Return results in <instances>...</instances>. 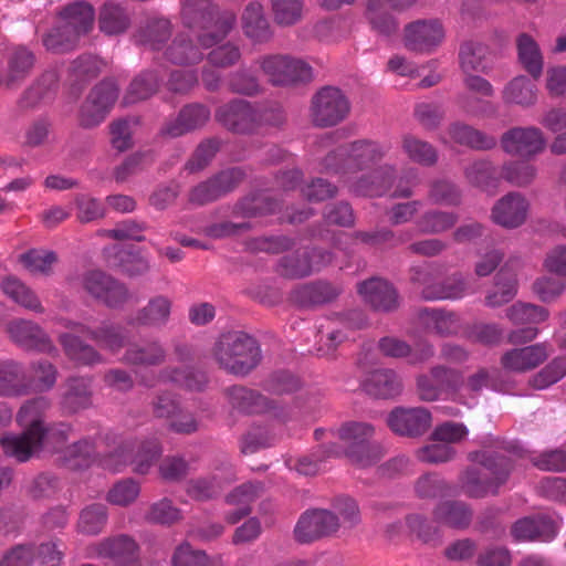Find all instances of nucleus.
Returning <instances> with one entry per match:
<instances>
[{"label": "nucleus", "mask_w": 566, "mask_h": 566, "mask_svg": "<svg viewBox=\"0 0 566 566\" xmlns=\"http://www.w3.org/2000/svg\"><path fill=\"white\" fill-rule=\"evenodd\" d=\"M387 149L375 142L357 140L338 148L325 159L327 170H335L349 185L350 189L361 196H381L394 184V169L382 167L373 170L385 156Z\"/></svg>", "instance_id": "nucleus-1"}, {"label": "nucleus", "mask_w": 566, "mask_h": 566, "mask_svg": "<svg viewBox=\"0 0 566 566\" xmlns=\"http://www.w3.org/2000/svg\"><path fill=\"white\" fill-rule=\"evenodd\" d=\"M468 459L476 465L468 469L461 478L462 489L470 497L479 499L495 494L507 480L511 462L504 455L491 450H481L470 452Z\"/></svg>", "instance_id": "nucleus-2"}, {"label": "nucleus", "mask_w": 566, "mask_h": 566, "mask_svg": "<svg viewBox=\"0 0 566 566\" xmlns=\"http://www.w3.org/2000/svg\"><path fill=\"white\" fill-rule=\"evenodd\" d=\"M49 407L50 402L45 397L24 403L18 413V421L25 430L20 436L2 437V451L20 462L38 452L46 431L42 417Z\"/></svg>", "instance_id": "nucleus-3"}, {"label": "nucleus", "mask_w": 566, "mask_h": 566, "mask_svg": "<svg viewBox=\"0 0 566 566\" xmlns=\"http://www.w3.org/2000/svg\"><path fill=\"white\" fill-rule=\"evenodd\" d=\"M374 427L365 422H348L338 430V439L343 447L329 442L331 448H338L348 461L360 469L376 464L384 457V450L373 442Z\"/></svg>", "instance_id": "nucleus-4"}, {"label": "nucleus", "mask_w": 566, "mask_h": 566, "mask_svg": "<svg viewBox=\"0 0 566 566\" xmlns=\"http://www.w3.org/2000/svg\"><path fill=\"white\" fill-rule=\"evenodd\" d=\"M94 22V10L85 2L67 6L60 13L57 27L50 31L43 42L48 50L66 52L72 50L81 34L87 33Z\"/></svg>", "instance_id": "nucleus-5"}, {"label": "nucleus", "mask_w": 566, "mask_h": 566, "mask_svg": "<svg viewBox=\"0 0 566 566\" xmlns=\"http://www.w3.org/2000/svg\"><path fill=\"white\" fill-rule=\"evenodd\" d=\"M213 356L220 367L241 375L253 369L261 358L256 342L241 332L222 335L214 345Z\"/></svg>", "instance_id": "nucleus-6"}, {"label": "nucleus", "mask_w": 566, "mask_h": 566, "mask_svg": "<svg viewBox=\"0 0 566 566\" xmlns=\"http://www.w3.org/2000/svg\"><path fill=\"white\" fill-rule=\"evenodd\" d=\"M182 19L188 28H216V33L199 35L202 48H209L221 41L235 23V15L226 12L216 19V12L209 0H184Z\"/></svg>", "instance_id": "nucleus-7"}, {"label": "nucleus", "mask_w": 566, "mask_h": 566, "mask_svg": "<svg viewBox=\"0 0 566 566\" xmlns=\"http://www.w3.org/2000/svg\"><path fill=\"white\" fill-rule=\"evenodd\" d=\"M349 109V102L343 92L336 87L326 86L312 98V122L319 127L334 126L347 117Z\"/></svg>", "instance_id": "nucleus-8"}, {"label": "nucleus", "mask_w": 566, "mask_h": 566, "mask_svg": "<svg viewBox=\"0 0 566 566\" xmlns=\"http://www.w3.org/2000/svg\"><path fill=\"white\" fill-rule=\"evenodd\" d=\"M431 264L412 266L410 270L411 281L422 285V297L429 301L458 300L465 295L467 283L461 274H453L441 283L430 284Z\"/></svg>", "instance_id": "nucleus-9"}, {"label": "nucleus", "mask_w": 566, "mask_h": 566, "mask_svg": "<svg viewBox=\"0 0 566 566\" xmlns=\"http://www.w3.org/2000/svg\"><path fill=\"white\" fill-rule=\"evenodd\" d=\"M161 449L156 442L139 446L137 450L133 446H124L115 453L104 457L102 465L111 471H120L126 464H133L138 474H146L158 459Z\"/></svg>", "instance_id": "nucleus-10"}, {"label": "nucleus", "mask_w": 566, "mask_h": 566, "mask_svg": "<svg viewBox=\"0 0 566 566\" xmlns=\"http://www.w3.org/2000/svg\"><path fill=\"white\" fill-rule=\"evenodd\" d=\"M446 30L437 19L417 20L405 27L403 44L412 52L432 53L444 41Z\"/></svg>", "instance_id": "nucleus-11"}, {"label": "nucleus", "mask_w": 566, "mask_h": 566, "mask_svg": "<svg viewBox=\"0 0 566 566\" xmlns=\"http://www.w3.org/2000/svg\"><path fill=\"white\" fill-rule=\"evenodd\" d=\"M81 285L91 296L108 307H118L129 298L127 289L99 271H91L81 277Z\"/></svg>", "instance_id": "nucleus-12"}, {"label": "nucleus", "mask_w": 566, "mask_h": 566, "mask_svg": "<svg viewBox=\"0 0 566 566\" xmlns=\"http://www.w3.org/2000/svg\"><path fill=\"white\" fill-rule=\"evenodd\" d=\"M340 528L338 517L328 510L306 511L300 517L294 534L300 543H311L331 536Z\"/></svg>", "instance_id": "nucleus-13"}, {"label": "nucleus", "mask_w": 566, "mask_h": 566, "mask_svg": "<svg viewBox=\"0 0 566 566\" xmlns=\"http://www.w3.org/2000/svg\"><path fill=\"white\" fill-rule=\"evenodd\" d=\"M117 96L118 90L114 82L105 81L96 85L81 108V125L84 127L98 125L115 104Z\"/></svg>", "instance_id": "nucleus-14"}, {"label": "nucleus", "mask_w": 566, "mask_h": 566, "mask_svg": "<svg viewBox=\"0 0 566 566\" xmlns=\"http://www.w3.org/2000/svg\"><path fill=\"white\" fill-rule=\"evenodd\" d=\"M501 146L510 155L531 157L545 149L546 139L537 127H514L502 135Z\"/></svg>", "instance_id": "nucleus-15"}, {"label": "nucleus", "mask_w": 566, "mask_h": 566, "mask_svg": "<svg viewBox=\"0 0 566 566\" xmlns=\"http://www.w3.org/2000/svg\"><path fill=\"white\" fill-rule=\"evenodd\" d=\"M417 0H368L366 18L371 28L381 35H391L398 30V22L390 11H402Z\"/></svg>", "instance_id": "nucleus-16"}, {"label": "nucleus", "mask_w": 566, "mask_h": 566, "mask_svg": "<svg viewBox=\"0 0 566 566\" xmlns=\"http://www.w3.org/2000/svg\"><path fill=\"white\" fill-rule=\"evenodd\" d=\"M430 412L422 408H396L388 418V427L397 434L406 437L422 436L431 426Z\"/></svg>", "instance_id": "nucleus-17"}, {"label": "nucleus", "mask_w": 566, "mask_h": 566, "mask_svg": "<svg viewBox=\"0 0 566 566\" xmlns=\"http://www.w3.org/2000/svg\"><path fill=\"white\" fill-rule=\"evenodd\" d=\"M332 261L329 252L313 249L285 255L280 263L281 274L286 277H303Z\"/></svg>", "instance_id": "nucleus-18"}, {"label": "nucleus", "mask_w": 566, "mask_h": 566, "mask_svg": "<svg viewBox=\"0 0 566 566\" xmlns=\"http://www.w3.org/2000/svg\"><path fill=\"white\" fill-rule=\"evenodd\" d=\"M92 549L95 556L109 558L117 566H135L138 562V545L127 535L107 537Z\"/></svg>", "instance_id": "nucleus-19"}, {"label": "nucleus", "mask_w": 566, "mask_h": 566, "mask_svg": "<svg viewBox=\"0 0 566 566\" xmlns=\"http://www.w3.org/2000/svg\"><path fill=\"white\" fill-rule=\"evenodd\" d=\"M548 358V347L537 343L506 350L500 359L503 369L513 373H525L535 369Z\"/></svg>", "instance_id": "nucleus-20"}, {"label": "nucleus", "mask_w": 566, "mask_h": 566, "mask_svg": "<svg viewBox=\"0 0 566 566\" xmlns=\"http://www.w3.org/2000/svg\"><path fill=\"white\" fill-rule=\"evenodd\" d=\"M230 406L243 413H270L280 417L281 412L275 401L259 392L241 386H233L226 391Z\"/></svg>", "instance_id": "nucleus-21"}, {"label": "nucleus", "mask_w": 566, "mask_h": 566, "mask_svg": "<svg viewBox=\"0 0 566 566\" xmlns=\"http://www.w3.org/2000/svg\"><path fill=\"white\" fill-rule=\"evenodd\" d=\"M216 118L224 127L237 133H250L259 125V115L245 101H234L221 106Z\"/></svg>", "instance_id": "nucleus-22"}, {"label": "nucleus", "mask_w": 566, "mask_h": 566, "mask_svg": "<svg viewBox=\"0 0 566 566\" xmlns=\"http://www.w3.org/2000/svg\"><path fill=\"white\" fill-rule=\"evenodd\" d=\"M10 337L27 349L50 353L54 346L41 327L30 321H14L8 325Z\"/></svg>", "instance_id": "nucleus-23"}, {"label": "nucleus", "mask_w": 566, "mask_h": 566, "mask_svg": "<svg viewBox=\"0 0 566 566\" xmlns=\"http://www.w3.org/2000/svg\"><path fill=\"white\" fill-rule=\"evenodd\" d=\"M527 210L528 203L525 198L512 192L496 202L492 210V219L503 227L516 228L526 220Z\"/></svg>", "instance_id": "nucleus-24"}, {"label": "nucleus", "mask_w": 566, "mask_h": 566, "mask_svg": "<svg viewBox=\"0 0 566 566\" xmlns=\"http://www.w3.org/2000/svg\"><path fill=\"white\" fill-rule=\"evenodd\" d=\"M457 380L458 375L454 370L442 366L433 367L429 374L418 377V396L423 401H434L439 399L443 389L453 386Z\"/></svg>", "instance_id": "nucleus-25"}, {"label": "nucleus", "mask_w": 566, "mask_h": 566, "mask_svg": "<svg viewBox=\"0 0 566 566\" xmlns=\"http://www.w3.org/2000/svg\"><path fill=\"white\" fill-rule=\"evenodd\" d=\"M210 118V111L200 104L185 106L178 117L168 123L161 133L169 137H179L202 127Z\"/></svg>", "instance_id": "nucleus-26"}, {"label": "nucleus", "mask_w": 566, "mask_h": 566, "mask_svg": "<svg viewBox=\"0 0 566 566\" xmlns=\"http://www.w3.org/2000/svg\"><path fill=\"white\" fill-rule=\"evenodd\" d=\"M511 533L515 541H548L556 534V523L544 515L525 517L514 523Z\"/></svg>", "instance_id": "nucleus-27"}, {"label": "nucleus", "mask_w": 566, "mask_h": 566, "mask_svg": "<svg viewBox=\"0 0 566 566\" xmlns=\"http://www.w3.org/2000/svg\"><path fill=\"white\" fill-rule=\"evenodd\" d=\"M358 292L376 310L390 311L397 306V293L384 280L371 279L363 282L359 284Z\"/></svg>", "instance_id": "nucleus-28"}, {"label": "nucleus", "mask_w": 566, "mask_h": 566, "mask_svg": "<svg viewBox=\"0 0 566 566\" xmlns=\"http://www.w3.org/2000/svg\"><path fill=\"white\" fill-rule=\"evenodd\" d=\"M171 308V298L165 295H156L151 297L148 303L136 313L135 317L133 318V324L140 326L161 327L168 323Z\"/></svg>", "instance_id": "nucleus-29"}, {"label": "nucleus", "mask_w": 566, "mask_h": 566, "mask_svg": "<svg viewBox=\"0 0 566 566\" xmlns=\"http://www.w3.org/2000/svg\"><path fill=\"white\" fill-rule=\"evenodd\" d=\"M514 264L506 263L495 276V290L488 294L485 303L488 306L497 307L509 303L516 294L517 279L516 268Z\"/></svg>", "instance_id": "nucleus-30"}, {"label": "nucleus", "mask_w": 566, "mask_h": 566, "mask_svg": "<svg viewBox=\"0 0 566 566\" xmlns=\"http://www.w3.org/2000/svg\"><path fill=\"white\" fill-rule=\"evenodd\" d=\"M537 92V86L532 80L525 75H518L503 87L502 99L505 104L527 108L536 104Z\"/></svg>", "instance_id": "nucleus-31"}, {"label": "nucleus", "mask_w": 566, "mask_h": 566, "mask_svg": "<svg viewBox=\"0 0 566 566\" xmlns=\"http://www.w3.org/2000/svg\"><path fill=\"white\" fill-rule=\"evenodd\" d=\"M244 34L254 42H265L271 39L272 31L261 3L250 2L242 14Z\"/></svg>", "instance_id": "nucleus-32"}, {"label": "nucleus", "mask_w": 566, "mask_h": 566, "mask_svg": "<svg viewBox=\"0 0 566 566\" xmlns=\"http://www.w3.org/2000/svg\"><path fill=\"white\" fill-rule=\"evenodd\" d=\"M517 57L523 69L538 80L544 67V57L537 42L528 34L522 33L516 39Z\"/></svg>", "instance_id": "nucleus-33"}, {"label": "nucleus", "mask_w": 566, "mask_h": 566, "mask_svg": "<svg viewBox=\"0 0 566 566\" xmlns=\"http://www.w3.org/2000/svg\"><path fill=\"white\" fill-rule=\"evenodd\" d=\"M91 379L85 377H71L66 382V391L62 399V408L74 413L92 405Z\"/></svg>", "instance_id": "nucleus-34"}, {"label": "nucleus", "mask_w": 566, "mask_h": 566, "mask_svg": "<svg viewBox=\"0 0 566 566\" xmlns=\"http://www.w3.org/2000/svg\"><path fill=\"white\" fill-rule=\"evenodd\" d=\"M448 135L453 143L473 149L488 150L496 145V139L493 136L485 135L463 123L451 124L448 127Z\"/></svg>", "instance_id": "nucleus-35"}, {"label": "nucleus", "mask_w": 566, "mask_h": 566, "mask_svg": "<svg viewBox=\"0 0 566 566\" xmlns=\"http://www.w3.org/2000/svg\"><path fill=\"white\" fill-rule=\"evenodd\" d=\"M378 346L385 356L394 358L409 357V361L412 364L423 363L433 355L430 345H422L412 350L406 342L395 337L381 338Z\"/></svg>", "instance_id": "nucleus-36"}, {"label": "nucleus", "mask_w": 566, "mask_h": 566, "mask_svg": "<svg viewBox=\"0 0 566 566\" xmlns=\"http://www.w3.org/2000/svg\"><path fill=\"white\" fill-rule=\"evenodd\" d=\"M367 394L378 398H391L401 390V384L392 370L380 369L371 371L364 382Z\"/></svg>", "instance_id": "nucleus-37"}, {"label": "nucleus", "mask_w": 566, "mask_h": 566, "mask_svg": "<svg viewBox=\"0 0 566 566\" xmlns=\"http://www.w3.org/2000/svg\"><path fill=\"white\" fill-rule=\"evenodd\" d=\"M488 56L489 49L480 42L467 41L460 46V66L467 74L472 72L488 73L491 70Z\"/></svg>", "instance_id": "nucleus-38"}, {"label": "nucleus", "mask_w": 566, "mask_h": 566, "mask_svg": "<svg viewBox=\"0 0 566 566\" xmlns=\"http://www.w3.org/2000/svg\"><path fill=\"white\" fill-rule=\"evenodd\" d=\"M166 352L158 342L130 345L124 355V361L130 365L154 366L165 360Z\"/></svg>", "instance_id": "nucleus-39"}, {"label": "nucleus", "mask_w": 566, "mask_h": 566, "mask_svg": "<svg viewBox=\"0 0 566 566\" xmlns=\"http://www.w3.org/2000/svg\"><path fill=\"white\" fill-rule=\"evenodd\" d=\"M401 148L405 155L413 163L431 167L438 161L437 149L426 140H422L411 134H406L401 139Z\"/></svg>", "instance_id": "nucleus-40"}, {"label": "nucleus", "mask_w": 566, "mask_h": 566, "mask_svg": "<svg viewBox=\"0 0 566 566\" xmlns=\"http://www.w3.org/2000/svg\"><path fill=\"white\" fill-rule=\"evenodd\" d=\"M19 262L32 275L49 276L57 262V255L53 251L32 249L19 255Z\"/></svg>", "instance_id": "nucleus-41"}, {"label": "nucleus", "mask_w": 566, "mask_h": 566, "mask_svg": "<svg viewBox=\"0 0 566 566\" xmlns=\"http://www.w3.org/2000/svg\"><path fill=\"white\" fill-rule=\"evenodd\" d=\"M2 292L7 294L17 304L27 310L43 313L44 308L36 294L23 282L15 277H7L2 282Z\"/></svg>", "instance_id": "nucleus-42"}, {"label": "nucleus", "mask_w": 566, "mask_h": 566, "mask_svg": "<svg viewBox=\"0 0 566 566\" xmlns=\"http://www.w3.org/2000/svg\"><path fill=\"white\" fill-rule=\"evenodd\" d=\"M433 515L437 522L454 528L468 526L472 516L465 504L453 501L440 503Z\"/></svg>", "instance_id": "nucleus-43"}, {"label": "nucleus", "mask_w": 566, "mask_h": 566, "mask_svg": "<svg viewBox=\"0 0 566 566\" xmlns=\"http://www.w3.org/2000/svg\"><path fill=\"white\" fill-rule=\"evenodd\" d=\"M169 61L176 64H192L201 61L202 51L187 34H179L166 51Z\"/></svg>", "instance_id": "nucleus-44"}, {"label": "nucleus", "mask_w": 566, "mask_h": 566, "mask_svg": "<svg viewBox=\"0 0 566 566\" xmlns=\"http://www.w3.org/2000/svg\"><path fill=\"white\" fill-rule=\"evenodd\" d=\"M99 29L109 35L119 34L127 30L130 19L126 11L118 4L107 2L99 13Z\"/></svg>", "instance_id": "nucleus-45"}, {"label": "nucleus", "mask_w": 566, "mask_h": 566, "mask_svg": "<svg viewBox=\"0 0 566 566\" xmlns=\"http://www.w3.org/2000/svg\"><path fill=\"white\" fill-rule=\"evenodd\" d=\"M458 216L452 212L430 210L423 213L416 222L417 229L423 234H436L453 228Z\"/></svg>", "instance_id": "nucleus-46"}, {"label": "nucleus", "mask_w": 566, "mask_h": 566, "mask_svg": "<svg viewBox=\"0 0 566 566\" xmlns=\"http://www.w3.org/2000/svg\"><path fill=\"white\" fill-rule=\"evenodd\" d=\"M420 315L429 331L442 336L457 333L460 326L459 318L452 313L426 308Z\"/></svg>", "instance_id": "nucleus-47"}, {"label": "nucleus", "mask_w": 566, "mask_h": 566, "mask_svg": "<svg viewBox=\"0 0 566 566\" xmlns=\"http://www.w3.org/2000/svg\"><path fill=\"white\" fill-rule=\"evenodd\" d=\"M170 35V23L166 19H156L147 23L135 34V41L148 46L151 50H158L160 44Z\"/></svg>", "instance_id": "nucleus-48"}, {"label": "nucleus", "mask_w": 566, "mask_h": 566, "mask_svg": "<svg viewBox=\"0 0 566 566\" xmlns=\"http://www.w3.org/2000/svg\"><path fill=\"white\" fill-rule=\"evenodd\" d=\"M60 342L66 355L78 364L93 365L102 360L99 354L92 346L83 344L72 334H62Z\"/></svg>", "instance_id": "nucleus-49"}, {"label": "nucleus", "mask_w": 566, "mask_h": 566, "mask_svg": "<svg viewBox=\"0 0 566 566\" xmlns=\"http://www.w3.org/2000/svg\"><path fill=\"white\" fill-rule=\"evenodd\" d=\"M35 57L25 48L15 49L8 60L7 84L12 85L24 78L33 69Z\"/></svg>", "instance_id": "nucleus-50"}, {"label": "nucleus", "mask_w": 566, "mask_h": 566, "mask_svg": "<svg viewBox=\"0 0 566 566\" xmlns=\"http://www.w3.org/2000/svg\"><path fill=\"white\" fill-rule=\"evenodd\" d=\"M271 10L276 24L290 27L302 19L304 0H271Z\"/></svg>", "instance_id": "nucleus-51"}, {"label": "nucleus", "mask_w": 566, "mask_h": 566, "mask_svg": "<svg viewBox=\"0 0 566 566\" xmlns=\"http://www.w3.org/2000/svg\"><path fill=\"white\" fill-rule=\"evenodd\" d=\"M338 448L329 444L318 447L312 454L301 457L294 464V469L303 475H314L321 470L322 463L329 458L339 457Z\"/></svg>", "instance_id": "nucleus-52"}, {"label": "nucleus", "mask_w": 566, "mask_h": 566, "mask_svg": "<svg viewBox=\"0 0 566 566\" xmlns=\"http://www.w3.org/2000/svg\"><path fill=\"white\" fill-rule=\"evenodd\" d=\"M507 318L515 325L538 324L548 317V311L528 303H515L506 312Z\"/></svg>", "instance_id": "nucleus-53"}, {"label": "nucleus", "mask_w": 566, "mask_h": 566, "mask_svg": "<svg viewBox=\"0 0 566 566\" xmlns=\"http://www.w3.org/2000/svg\"><path fill=\"white\" fill-rule=\"evenodd\" d=\"M65 464L73 469H84L95 461V448L88 440L69 446L63 455Z\"/></svg>", "instance_id": "nucleus-54"}, {"label": "nucleus", "mask_w": 566, "mask_h": 566, "mask_svg": "<svg viewBox=\"0 0 566 566\" xmlns=\"http://www.w3.org/2000/svg\"><path fill=\"white\" fill-rule=\"evenodd\" d=\"M163 378L165 381L175 382L188 390H201L207 384V377L201 371H195L189 368H168Z\"/></svg>", "instance_id": "nucleus-55"}, {"label": "nucleus", "mask_w": 566, "mask_h": 566, "mask_svg": "<svg viewBox=\"0 0 566 566\" xmlns=\"http://www.w3.org/2000/svg\"><path fill=\"white\" fill-rule=\"evenodd\" d=\"M106 507L101 504H94L84 509L80 515L78 531L88 535L98 534L106 524Z\"/></svg>", "instance_id": "nucleus-56"}, {"label": "nucleus", "mask_w": 566, "mask_h": 566, "mask_svg": "<svg viewBox=\"0 0 566 566\" xmlns=\"http://www.w3.org/2000/svg\"><path fill=\"white\" fill-rule=\"evenodd\" d=\"M147 520L163 525H171L182 518L181 511L169 499H161L150 505Z\"/></svg>", "instance_id": "nucleus-57"}, {"label": "nucleus", "mask_w": 566, "mask_h": 566, "mask_svg": "<svg viewBox=\"0 0 566 566\" xmlns=\"http://www.w3.org/2000/svg\"><path fill=\"white\" fill-rule=\"evenodd\" d=\"M157 77L153 73H146L136 77L129 85L125 95L127 104L136 103L150 97L157 90Z\"/></svg>", "instance_id": "nucleus-58"}, {"label": "nucleus", "mask_w": 566, "mask_h": 566, "mask_svg": "<svg viewBox=\"0 0 566 566\" xmlns=\"http://www.w3.org/2000/svg\"><path fill=\"white\" fill-rule=\"evenodd\" d=\"M56 81L55 73L49 72L43 74L42 77L24 93L21 99L22 106L33 107L48 97L54 88Z\"/></svg>", "instance_id": "nucleus-59"}, {"label": "nucleus", "mask_w": 566, "mask_h": 566, "mask_svg": "<svg viewBox=\"0 0 566 566\" xmlns=\"http://www.w3.org/2000/svg\"><path fill=\"white\" fill-rule=\"evenodd\" d=\"M222 488L220 478H199L187 483L186 492L195 500H208L217 495Z\"/></svg>", "instance_id": "nucleus-60"}, {"label": "nucleus", "mask_w": 566, "mask_h": 566, "mask_svg": "<svg viewBox=\"0 0 566 566\" xmlns=\"http://www.w3.org/2000/svg\"><path fill=\"white\" fill-rule=\"evenodd\" d=\"M566 375V358H556L549 363L544 369L535 375L531 384L536 389H544Z\"/></svg>", "instance_id": "nucleus-61"}, {"label": "nucleus", "mask_w": 566, "mask_h": 566, "mask_svg": "<svg viewBox=\"0 0 566 566\" xmlns=\"http://www.w3.org/2000/svg\"><path fill=\"white\" fill-rule=\"evenodd\" d=\"M455 455V450L440 441H432L430 444L422 447L417 451V458L424 463H443L452 460Z\"/></svg>", "instance_id": "nucleus-62"}, {"label": "nucleus", "mask_w": 566, "mask_h": 566, "mask_svg": "<svg viewBox=\"0 0 566 566\" xmlns=\"http://www.w3.org/2000/svg\"><path fill=\"white\" fill-rule=\"evenodd\" d=\"M91 337L102 347L117 353L125 344V335L123 331L113 325H103L97 331L91 332Z\"/></svg>", "instance_id": "nucleus-63"}, {"label": "nucleus", "mask_w": 566, "mask_h": 566, "mask_svg": "<svg viewBox=\"0 0 566 566\" xmlns=\"http://www.w3.org/2000/svg\"><path fill=\"white\" fill-rule=\"evenodd\" d=\"M139 491V485L135 481L123 480L108 491L107 501L114 505L126 506L137 499Z\"/></svg>", "instance_id": "nucleus-64"}]
</instances>
